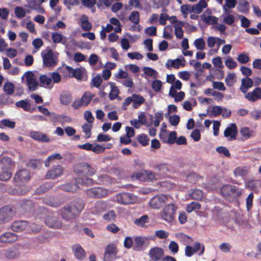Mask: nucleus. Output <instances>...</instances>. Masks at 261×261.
<instances>
[{
    "label": "nucleus",
    "mask_w": 261,
    "mask_h": 261,
    "mask_svg": "<svg viewBox=\"0 0 261 261\" xmlns=\"http://www.w3.org/2000/svg\"><path fill=\"white\" fill-rule=\"evenodd\" d=\"M84 208V204L81 200L75 201L70 205L65 206L61 211L62 217L65 219H71L79 214Z\"/></svg>",
    "instance_id": "1"
},
{
    "label": "nucleus",
    "mask_w": 261,
    "mask_h": 261,
    "mask_svg": "<svg viewBox=\"0 0 261 261\" xmlns=\"http://www.w3.org/2000/svg\"><path fill=\"white\" fill-rule=\"evenodd\" d=\"M41 55L43 60V65L44 67H53L58 64V54L56 52L54 53L50 48H47L42 51Z\"/></svg>",
    "instance_id": "2"
},
{
    "label": "nucleus",
    "mask_w": 261,
    "mask_h": 261,
    "mask_svg": "<svg viewBox=\"0 0 261 261\" xmlns=\"http://www.w3.org/2000/svg\"><path fill=\"white\" fill-rule=\"evenodd\" d=\"M74 172L79 174L85 176H91L94 175L97 171V168L87 163H80L75 165Z\"/></svg>",
    "instance_id": "3"
},
{
    "label": "nucleus",
    "mask_w": 261,
    "mask_h": 261,
    "mask_svg": "<svg viewBox=\"0 0 261 261\" xmlns=\"http://www.w3.org/2000/svg\"><path fill=\"white\" fill-rule=\"evenodd\" d=\"M177 209V206L173 204L166 205L160 213L161 218L167 223L172 222L174 220Z\"/></svg>",
    "instance_id": "4"
},
{
    "label": "nucleus",
    "mask_w": 261,
    "mask_h": 261,
    "mask_svg": "<svg viewBox=\"0 0 261 261\" xmlns=\"http://www.w3.org/2000/svg\"><path fill=\"white\" fill-rule=\"evenodd\" d=\"M15 212L12 207L5 206L0 209V224L9 222L15 216Z\"/></svg>",
    "instance_id": "5"
},
{
    "label": "nucleus",
    "mask_w": 261,
    "mask_h": 261,
    "mask_svg": "<svg viewBox=\"0 0 261 261\" xmlns=\"http://www.w3.org/2000/svg\"><path fill=\"white\" fill-rule=\"evenodd\" d=\"M221 192L226 198L230 196H240L242 194V190L235 186L229 185L223 186L221 189Z\"/></svg>",
    "instance_id": "6"
},
{
    "label": "nucleus",
    "mask_w": 261,
    "mask_h": 261,
    "mask_svg": "<svg viewBox=\"0 0 261 261\" xmlns=\"http://www.w3.org/2000/svg\"><path fill=\"white\" fill-rule=\"evenodd\" d=\"M30 179L29 171L27 169H21L17 172L13 178L16 185L27 182Z\"/></svg>",
    "instance_id": "7"
},
{
    "label": "nucleus",
    "mask_w": 261,
    "mask_h": 261,
    "mask_svg": "<svg viewBox=\"0 0 261 261\" xmlns=\"http://www.w3.org/2000/svg\"><path fill=\"white\" fill-rule=\"evenodd\" d=\"M87 195L90 198H101L108 195L107 189L101 187H94L86 191Z\"/></svg>",
    "instance_id": "8"
},
{
    "label": "nucleus",
    "mask_w": 261,
    "mask_h": 261,
    "mask_svg": "<svg viewBox=\"0 0 261 261\" xmlns=\"http://www.w3.org/2000/svg\"><path fill=\"white\" fill-rule=\"evenodd\" d=\"M116 200L121 204H129L134 203L136 198L130 193H122L116 195Z\"/></svg>",
    "instance_id": "9"
},
{
    "label": "nucleus",
    "mask_w": 261,
    "mask_h": 261,
    "mask_svg": "<svg viewBox=\"0 0 261 261\" xmlns=\"http://www.w3.org/2000/svg\"><path fill=\"white\" fill-rule=\"evenodd\" d=\"M45 224L48 227L53 228H60L62 226V222L58 218V215L52 213L48 215L45 219Z\"/></svg>",
    "instance_id": "10"
},
{
    "label": "nucleus",
    "mask_w": 261,
    "mask_h": 261,
    "mask_svg": "<svg viewBox=\"0 0 261 261\" xmlns=\"http://www.w3.org/2000/svg\"><path fill=\"white\" fill-rule=\"evenodd\" d=\"M167 197L163 194L156 195L149 201V205L154 209H159L165 203Z\"/></svg>",
    "instance_id": "11"
},
{
    "label": "nucleus",
    "mask_w": 261,
    "mask_h": 261,
    "mask_svg": "<svg viewBox=\"0 0 261 261\" xmlns=\"http://www.w3.org/2000/svg\"><path fill=\"white\" fill-rule=\"evenodd\" d=\"M224 13L222 15L223 18L222 22L230 26H234L236 21V17L234 15L231 14L232 11L223 7Z\"/></svg>",
    "instance_id": "12"
},
{
    "label": "nucleus",
    "mask_w": 261,
    "mask_h": 261,
    "mask_svg": "<svg viewBox=\"0 0 261 261\" xmlns=\"http://www.w3.org/2000/svg\"><path fill=\"white\" fill-rule=\"evenodd\" d=\"M117 253V248L114 244L108 245L105 249L103 261H112L113 257Z\"/></svg>",
    "instance_id": "13"
},
{
    "label": "nucleus",
    "mask_w": 261,
    "mask_h": 261,
    "mask_svg": "<svg viewBox=\"0 0 261 261\" xmlns=\"http://www.w3.org/2000/svg\"><path fill=\"white\" fill-rule=\"evenodd\" d=\"M63 172V168L60 165L53 167L46 174L47 179H55L61 176Z\"/></svg>",
    "instance_id": "14"
},
{
    "label": "nucleus",
    "mask_w": 261,
    "mask_h": 261,
    "mask_svg": "<svg viewBox=\"0 0 261 261\" xmlns=\"http://www.w3.org/2000/svg\"><path fill=\"white\" fill-rule=\"evenodd\" d=\"M25 77L29 89L31 91H35L38 85V82L34 74L32 72H28L25 73Z\"/></svg>",
    "instance_id": "15"
},
{
    "label": "nucleus",
    "mask_w": 261,
    "mask_h": 261,
    "mask_svg": "<svg viewBox=\"0 0 261 261\" xmlns=\"http://www.w3.org/2000/svg\"><path fill=\"white\" fill-rule=\"evenodd\" d=\"M148 254L152 260L158 261L164 256V252L162 248L155 247L150 250Z\"/></svg>",
    "instance_id": "16"
},
{
    "label": "nucleus",
    "mask_w": 261,
    "mask_h": 261,
    "mask_svg": "<svg viewBox=\"0 0 261 261\" xmlns=\"http://www.w3.org/2000/svg\"><path fill=\"white\" fill-rule=\"evenodd\" d=\"M245 98L251 102H255L261 99V88H255L252 92L245 93Z\"/></svg>",
    "instance_id": "17"
},
{
    "label": "nucleus",
    "mask_w": 261,
    "mask_h": 261,
    "mask_svg": "<svg viewBox=\"0 0 261 261\" xmlns=\"http://www.w3.org/2000/svg\"><path fill=\"white\" fill-rule=\"evenodd\" d=\"M30 136L35 140L42 142H49L50 138L45 134L38 131H32L30 132Z\"/></svg>",
    "instance_id": "18"
},
{
    "label": "nucleus",
    "mask_w": 261,
    "mask_h": 261,
    "mask_svg": "<svg viewBox=\"0 0 261 261\" xmlns=\"http://www.w3.org/2000/svg\"><path fill=\"white\" fill-rule=\"evenodd\" d=\"M149 239L145 237H136L134 240V249L136 251H141L143 246L148 243Z\"/></svg>",
    "instance_id": "19"
},
{
    "label": "nucleus",
    "mask_w": 261,
    "mask_h": 261,
    "mask_svg": "<svg viewBox=\"0 0 261 261\" xmlns=\"http://www.w3.org/2000/svg\"><path fill=\"white\" fill-rule=\"evenodd\" d=\"M17 240V236L14 233L7 232L0 236V242L10 243Z\"/></svg>",
    "instance_id": "20"
},
{
    "label": "nucleus",
    "mask_w": 261,
    "mask_h": 261,
    "mask_svg": "<svg viewBox=\"0 0 261 261\" xmlns=\"http://www.w3.org/2000/svg\"><path fill=\"white\" fill-rule=\"evenodd\" d=\"M72 249L77 259L82 260L85 258L86 254L85 251L80 245H74L72 247Z\"/></svg>",
    "instance_id": "21"
},
{
    "label": "nucleus",
    "mask_w": 261,
    "mask_h": 261,
    "mask_svg": "<svg viewBox=\"0 0 261 261\" xmlns=\"http://www.w3.org/2000/svg\"><path fill=\"white\" fill-rule=\"evenodd\" d=\"M240 90L243 93H246L248 89L251 88L253 86V81L250 77H246L242 79Z\"/></svg>",
    "instance_id": "22"
},
{
    "label": "nucleus",
    "mask_w": 261,
    "mask_h": 261,
    "mask_svg": "<svg viewBox=\"0 0 261 261\" xmlns=\"http://www.w3.org/2000/svg\"><path fill=\"white\" fill-rule=\"evenodd\" d=\"M237 133L236 125L234 123H231L230 126L227 127L225 129L224 135L225 137H230L231 139H236Z\"/></svg>",
    "instance_id": "23"
},
{
    "label": "nucleus",
    "mask_w": 261,
    "mask_h": 261,
    "mask_svg": "<svg viewBox=\"0 0 261 261\" xmlns=\"http://www.w3.org/2000/svg\"><path fill=\"white\" fill-rule=\"evenodd\" d=\"M28 227V222L25 221H16L11 225V229L14 231L19 232L25 230Z\"/></svg>",
    "instance_id": "24"
},
{
    "label": "nucleus",
    "mask_w": 261,
    "mask_h": 261,
    "mask_svg": "<svg viewBox=\"0 0 261 261\" xmlns=\"http://www.w3.org/2000/svg\"><path fill=\"white\" fill-rule=\"evenodd\" d=\"M1 168L11 171L14 168L15 164L10 158L5 156L1 160Z\"/></svg>",
    "instance_id": "25"
},
{
    "label": "nucleus",
    "mask_w": 261,
    "mask_h": 261,
    "mask_svg": "<svg viewBox=\"0 0 261 261\" xmlns=\"http://www.w3.org/2000/svg\"><path fill=\"white\" fill-rule=\"evenodd\" d=\"M41 86L45 88H51L53 84L51 78L45 74L41 75L39 78Z\"/></svg>",
    "instance_id": "26"
},
{
    "label": "nucleus",
    "mask_w": 261,
    "mask_h": 261,
    "mask_svg": "<svg viewBox=\"0 0 261 261\" xmlns=\"http://www.w3.org/2000/svg\"><path fill=\"white\" fill-rule=\"evenodd\" d=\"M249 171V168L248 167H238L233 170V174L235 176L244 177L248 175Z\"/></svg>",
    "instance_id": "27"
},
{
    "label": "nucleus",
    "mask_w": 261,
    "mask_h": 261,
    "mask_svg": "<svg viewBox=\"0 0 261 261\" xmlns=\"http://www.w3.org/2000/svg\"><path fill=\"white\" fill-rule=\"evenodd\" d=\"M133 98V107L134 109L138 108L140 106L143 104L145 100L144 98L139 94H133L132 95Z\"/></svg>",
    "instance_id": "28"
},
{
    "label": "nucleus",
    "mask_w": 261,
    "mask_h": 261,
    "mask_svg": "<svg viewBox=\"0 0 261 261\" xmlns=\"http://www.w3.org/2000/svg\"><path fill=\"white\" fill-rule=\"evenodd\" d=\"M75 182L77 186H90L94 184V180L92 178L88 177V176L77 177L75 179Z\"/></svg>",
    "instance_id": "29"
},
{
    "label": "nucleus",
    "mask_w": 261,
    "mask_h": 261,
    "mask_svg": "<svg viewBox=\"0 0 261 261\" xmlns=\"http://www.w3.org/2000/svg\"><path fill=\"white\" fill-rule=\"evenodd\" d=\"M81 28L85 31H90L92 29V24L89 21L88 17L86 15H83L80 18Z\"/></svg>",
    "instance_id": "30"
},
{
    "label": "nucleus",
    "mask_w": 261,
    "mask_h": 261,
    "mask_svg": "<svg viewBox=\"0 0 261 261\" xmlns=\"http://www.w3.org/2000/svg\"><path fill=\"white\" fill-rule=\"evenodd\" d=\"M239 11L242 13H248L250 9L249 3L246 0L239 2L237 7Z\"/></svg>",
    "instance_id": "31"
},
{
    "label": "nucleus",
    "mask_w": 261,
    "mask_h": 261,
    "mask_svg": "<svg viewBox=\"0 0 261 261\" xmlns=\"http://www.w3.org/2000/svg\"><path fill=\"white\" fill-rule=\"evenodd\" d=\"M51 39L54 43H62L65 44L66 41L65 37L63 36L61 34L58 32H54L51 34Z\"/></svg>",
    "instance_id": "32"
},
{
    "label": "nucleus",
    "mask_w": 261,
    "mask_h": 261,
    "mask_svg": "<svg viewBox=\"0 0 261 261\" xmlns=\"http://www.w3.org/2000/svg\"><path fill=\"white\" fill-rule=\"evenodd\" d=\"M111 91L109 94V98L111 100H113L116 98L119 93V90L115 84L113 83H110Z\"/></svg>",
    "instance_id": "33"
},
{
    "label": "nucleus",
    "mask_w": 261,
    "mask_h": 261,
    "mask_svg": "<svg viewBox=\"0 0 261 261\" xmlns=\"http://www.w3.org/2000/svg\"><path fill=\"white\" fill-rule=\"evenodd\" d=\"M72 100L71 95L66 92H62L60 95V101L64 105H69Z\"/></svg>",
    "instance_id": "34"
},
{
    "label": "nucleus",
    "mask_w": 261,
    "mask_h": 261,
    "mask_svg": "<svg viewBox=\"0 0 261 261\" xmlns=\"http://www.w3.org/2000/svg\"><path fill=\"white\" fill-rule=\"evenodd\" d=\"M62 188L63 190L69 192H75L80 189L79 186L76 183L64 185L62 186Z\"/></svg>",
    "instance_id": "35"
},
{
    "label": "nucleus",
    "mask_w": 261,
    "mask_h": 261,
    "mask_svg": "<svg viewBox=\"0 0 261 261\" xmlns=\"http://www.w3.org/2000/svg\"><path fill=\"white\" fill-rule=\"evenodd\" d=\"M15 105L17 107L21 108L25 111H30L31 105L28 99L21 100L16 102Z\"/></svg>",
    "instance_id": "36"
},
{
    "label": "nucleus",
    "mask_w": 261,
    "mask_h": 261,
    "mask_svg": "<svg viewBox=\"0 0 261 261\" xmlns=\"http://www.w3.org/2000/svg\"><path fill=\"white\" fill-rule=\"evenodd\" d=\"M201 17L202 21L207 24H216L218 20V18L215 16H206L202 14Z\"/></svg>",
    "instance_id": "37"
},
{
    "label": "nucleus",
    "mask_w": 261,
    "mask_h": 261,
    "mask_svg": "<svg viewBox=\"0 0 261 261\" xmlns=\"http://www.w3.org/2000/svg\"><path fill=\"white\" fill-rule=\"evenodd\" d=\"M27 7L31 8L33 10H38V9L40 10L39 12L41 13H43L44 12V10L40 8L39 3L37 2V0H27Z\"/></svg>",
    "instance_id": "38"
},
{
    "label": "nucleus",
    "mask_w": 261,
    "mask_h": 261,
    "mask_svg": "<svg viewBox=\"0 0 261 261\" xmlns=\"http://www.w3.org/2000/svg\"><path fill=\"white\" fill-rule=\"evenodd\" d=\"M12 174V173L11 171L1 168V171H0V180L7 181L11 178Z\"/></svg>",
    "instance_id": "39"
},
{
    "label": "nucleus",
    "mask_w": 261,
    "mask_h": 261,
    "mask_svg": "<svg viewBox=\"0 0 261 261\" xmlns=\"http://www.w3.org/2000/svg\"><path fill=\"white\" fill-rule=\"evenodd\" d=\"M62 158L60 153H55L48 156L46 160L45 161V166L46 167L50 165L51 163L55 160H60Z\"/></svg>",
    "instance_id": "40"
},
{
    "label": "nucleus",
    "mask_w": 261,
    "mask_h": 261,
    "mask_svg": "<svg viewBox=\"0 0 261 261\" xmlns=\"http://www.w3.org/2000/svg\"><path fill=\"white\" fill-rule=\"evenodd\" d=\"M190 194L192 199L197 200H201L203 196L202 191L198 189L192 190Z\"/></svg>",
    "instance_id": "41"
},
{
    "label": "nucleus",
    "mask_w": 261,
    "mask_h": 261,
    "mask_svg": "<svg viewBox=\"0 0 261 261\" xmlns=\"http://www.w3.org/2000/svg\"><path fill=\"white\" fill-rule=\"evenodd\" d=\"M61 73H64L65 75L72 77L74 69L67 65H63L62 68H59Z\"/></svg>",
    "instance_id": "42"
},
{
    "label": "nucleus",
    "mask_w": 261,
    "mask_h": 261,
    "mask_svg": "<svg viewBox=\"0 0 261 261\" xmlns=\"http://www.w3.org/2000/svg\"><path fill=\"white\" fill-rule=\"evenodd\" d=\"M194 45L197 49L202 50L205 47V43L202 38L196 39L194 41Z\"/></svg>",
    "instance_id": "43"
},
{
    "label": "nucleus",
    "mask_w": 261,
    "mask_h": 261,
    "mask_svg": "<svg viewBox=\"0 0 261 261\" xmlns=\"http://www.w3.org/2000/svg\"><path fill=\"white\" fill-rule=\"evenodd\" d=\"M94 96V95L90 92H86L81 98L83 106H87Z\"/></svg>",
    "instance_id": "44"
},
{
    "label": "nucleus",
    "mask_w": 261,
    "mask_h": 261,
    "mask_svg": "<svg viewBox=\"0 0 261 261\" xmlns=\"http://www.w3.org/2000/svg\"><path fill=\"white\" fill-rule=\"evenodd\" d=\"M149 217L147 215H143L139 218L136 219L134 223L139 226H143L145 223H148Z\"/></svg>",
    "instance_id": "45"
},
{
    "label": "nucleus",
    "mask_w": 261,
    "mask_h": 261,
    "mask_svg": "<svg viewBox=\"0 0 261 261\" xmlns=\"http://www.w3.org/2000/svg\"><path fill=\"white\" fill-rule=\"evenodd\" d=\"M166 65L167 67L172 66L174 68L177 69L179 67L180 65L184 66L185 64H181V60L180 59H176L172 61L169 60Z\"/></svg>",
    "instance_id": "46"
},
{
    "label": "nucleus",
    "mask_w": 261,
    "mask_h": 261,
    "mask_svg": "<svg viewBox=\"0 0 261 261\" xmlns=\"http://www.w3.org/2000/svg\"><path fill=\"white\" fill-rule=\"evenodd\" d=\"M143 70L144 72L149 76L153 78H156L157 77L158 72L151 67H144Z\"/></svg>",
    "instance_id": "47"
},
{
    "label": "nucleus",
    "mask_w": 261,
    "mask_h": 261,
    "mask_svg": "<svg viewBox=\"0 0 261 261\" xmlns=\"http://www.w3.org/2000/svg\"><path fill=\"white\" fill-rule=\"evenodd\" d=\"M140 15L138 11H133L129 16V20L135 24H138L140 22Z\"/></svg>",
    "instance_id": "48"
},
{
    "label": "nucleus",
    "mask_w": 261,
    "mask_h": 261,
    "mask_svg": "<svg viewBox=\"0 0 261 261\" xmlns=\"http://www.w3.org/2000/svg\"><path fill=\"white\" fill-rule=\"evenodd\" d=\"M4 90L8 95H11L14 91V86L10 82H7L4 84Z\"/></svg>",
    "instance_id": "49"
},
{
    "label": "nucleus",
    "mask_w": 261,
    "mask_h": 261,
    "mask_svg": "<svg viewBox=\"0 0 261 261\" xmlns=\"http://www.w3.org/2000/svg\"><path fill=\"white\" fill-rule=\"evenodd\" d=\"M201 208L200 203L198 202H192L186 208L188 213H190L194 210H198Z\"/></svg>",
    "instance_id": "50"
},
{
    "label": "nucleus",
    "mask_w": 261,
    "mask_h": 261,
    "mask_svg": "<svg viewBox=\"0 0 261 261\" xmlns=\"http://www.w3.org/2000/svg\"><path fill=\"white\" fill-rule=\"evenodd\" d=\"M154 168L159 171L165 173L169 171V166L167 163H160L154 166Z\"/></svg>",
    "instance_id": "51"
},
{
    "label": "nucleus",
    "mask_w": 261,
    "mask_h": 261,
    "mask_svg": "<svg viewBox=\"0 0 261 261\" xmlns=\"http://www.w3.org/2000/svg\"><path fill=\"white\" fill-rule=\"evenodd\" d=\"M43 201L44 203L46 204L53 206V207H58L61 205V202H56L54 199L51 198L50 197H46L43 199Z\"/></svg>",
    "instance_id": "52"
},
{
    "label": "nucleus",
    "mask_w": 261,
    "mask_h": 261,
    "mask_svg": "<svg viewBox=\"0 0 261 261\" xmlns=\"http://www.w3.org/2000/svg\"><path fill=\"white\" fill-rule=\"evenodd\" d=\"M240 133L244 139H247L252 136L253 131L247 127H244L241 129Z\"/></svg>",
    "instance_id": "53"
},
{
    "label": "nucleus",
    "mask_w": 261,
    "mask_h": 261,
    "mask_svg": "<svg viewBox=\"0 0 261 261\" xmlns=\"http://www.w3.org/2000/svg\"><path fill=\"white\" fill-rule=\"evenodd\" d=\"M50 77L51 79L53 84H57L60 82L61 80V75L57 72H50L49 73Z\"/></svg>",
    "instance_id": "54"
},
{
    "label": "nucleus",
    "mask_w": 261,
    "mask_h": 261,
    "mask_svg": "<svg viewBox=\"0 0 261 261\" xmlns=\"http://www.w3.org/2000/svg\"><path fill=\"white\" fill-rule=\"evenodd\" d=\"M51 188V186L50 184L46 183L39 187L36 190V193L38 194H43Z\"/></svg>",
    "instance_id": "55"
},
{
    "label": "nucleus",
    "mask_w": 261,
    "mask_h": 261,
    "mask_svg": "<svg viewBox=\"0 0 261 261\" xmlns=\"http://www.w3.org/2000/svg\"><path fill=\"white\" fill-rule=\"evenodd\" d=\"M163 113L162 112H158L154 114V126L158 127L160 125V122L163 119Z\"/></svg>",
    "instance_id": "56"
},
{
    "label": "nucleus",
    "mask_w": 261,
    "mask_h": 261,
    "mask_svg": "<svg viewBox=\"0 0 261 261\" xmlns=\"http://www.w3.org/2000/svg\"><path fill=\"white\" fill-rule=\"evenodd\" d=\"M15 14L18 18L24 17L26 15V11L21 7H16L15 8Z\"/></svg>",
    "instance_id": "57"
},
{
    "label": "nucleus",
    "mask_w": 261,
    "mask_h": 261,
    "mask_svg": "<svg viewBox=\"0 0 261 261\" xmlns=\"http://www.w3.org/2000/svg\"><path fill=\"white\" fill-rule=\"evenodd\" d=\"M251 118L257 120L261 119V110H254L249 113Z\"/></svg>",
    "instance_id": "58"
},
{
    "label": "nucleus",
    "mask_w": 261,
    "mask_h": 261,
    "mask_svg": "<svg viewBox=\"0 0 261 261\" xmlns=\"http://www.w3.org/2000/svg\"><path fill=\"white\" fill-rule=\"evenodd\" d=\"M192 5H184L180 7V11L186 18L189 13L193 12L191 10Z\"/></svg>",
    "instance_id": "59"
},
{
    "label": "nucleus",
    "mask_w": 261,
    "mask_h": 261,
    "mask_svg": "<svg viewBox=\"0 0 261 261\" xmlns=\"http://www.w3.org/2000/svg\"><path fill=\"white\" fill-rule=\"evenodd\" d=\"M168 247L173 254L177 253L179 250L178 245L173 241L170 242Z\"/></svg>",
    "instance_id": "60"
},
{
    "label": "nucleus",
    "mask_w": 261,
    "mask_h": 261,
    "mask_svg": "<svg viewBox=\"0 0 261 261\" xmlns=\"http://www.w3.org/2000/svg\"><path fill=\"white\" fill-rule=\"evenodd\" d=\"M235 74L234 73H229L226 76L225 79L226 84L228 86H232L234 83V78Z\"/></svg>",
    "instance_id": "61"
},
{
    "label": "nucleus",
    "mask_w": 261,
    "mask_h": 261,
    "mask_svg": "<svg viewBox=\"0 0 261 261\" xmlns=\"http://www.w3.org/2000/svg\"><path fill=\"white\" fill-rule=\"evenodd\" d=\"M102 78L100 75L94 77L91 81V84L94 87H99L102 82Z\"/></svg>",
    "instance_id": "62"
},
{
    "label": "nucleus",
    "mask_w": 261,
    "mask_h": 261,
    "mask_svg": "<svg viewBox=\"0 0 261 261\" xmlns=\"http://www.w3.org/2000/svg\"><path fill=\"white\" fill-rule=\"evenodd\" d=\"M237 60L241 64H245L249 61V58L245 53H243L238 56Z\"/></svg>",
    "instance_id": "63"
},
{
    "label": "nucleus",
    "mask_w": 261,
    "mask_h": 261,
    "mask_svg": "<svg viewBox=\"0 0 261 261\" xmlns=\"http://www.w3.org/2000/svg\"><path fill=\"white\" fill-rule=\"evenodd\" d=\"M138 140L143 146H146L148 144L149 139L147 135L142 134L138 137Z\"/></svg>",
    "instance_id": "64"
}]
</instances>
